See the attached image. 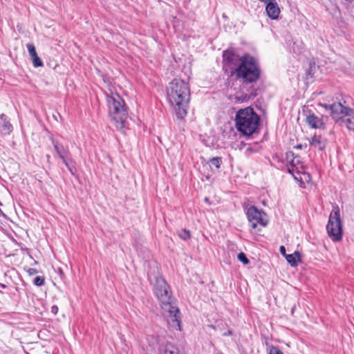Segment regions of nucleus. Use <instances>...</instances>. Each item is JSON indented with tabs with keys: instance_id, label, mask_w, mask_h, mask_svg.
Masks as SVG:
<instances>
[{
	"instance_id": "obj_1",
	"label": "nucleus",
	"mask_w": 354,
	"mask_h": 354,
	"mask_svg": "<svg viewBox=\"0 0 354 354\" xmlns=\"http://www.w3.org/2000/svg\"><path fill=\"white\" fill-rule=\"evenodd\" d=\"M153 291L161 304V308L168 324L176 330H180V316L179 308L174 305L169 287L161 277L155 278Z\"/></svg>"
},
{
	"instance_id": "obj_2",
	"label": "nucleus",
	"mask_w": 354,
	"mask_h": 354,
	"mask_svg": "<svg viewBox=\"0 0 354 354\" xmlns=\"http://www.w3.org/2000/svg\"><path fill=\"white\" fill-rule=\"evenodd\" d=\"M167 99L170 106L178 119H183L187 113L190 99V88L183 80L174 79L167 90Z\"/></svg>"
},
{
	"instance_id": "obj_3",
	"label": "nucleus",
	"mask_w": 354,
	"mask_h": 354,
	"mask_svg": "<svg viewBox=\"0 0 354 354\" xmlns=\"http://www.w3.org/2000/svg\"><path fill=\"white\" fill-rule=\"evenodd\" d=\"M260 122L259 115L250 107L239 109L234 122L237 131L243 136H250L257 130Z\"/></svg>"
},
{
	"instance_id": "obj_4",
	"label": "nucleus",
	"mask_w": 354,
	"mask_h": 354,
	"mask_svg": "<svg viewBox=\"0 0 354 354\" xmlns=\"http://www.w3.org/2000/svg\"><path fill=\"white\" fill-rule=\"evenodd\" d=\"M107 103L111 120L118 129H123L128 118L124 100L118 93H111L107 96Z\"/></svg>"
},
{
	"instance_id": "obj_5",
	"label": "nucleus",
	"mask_w": 354,
	"mask_h": 354,
	"mask_svg": "<svg viewBox=\"0 0 354 354\" xmlns=\"http://www.w3.org/2000/svg\"><path fill=\"white\" fill-rule=\"evenodd\" d=\"M236 69L234 76L237 80H241L243 83L256 82L261 75L257 60L248 53L243 55V61Z\"/></svg>"
},
{
	"instance_id": "obj_6",
	"label": "nucleus",
	"mask_w": 354,
	"mask_h": 354,
	"mask_svg": "<svg viewBox=\"0 0 354 354\" xmlns=\"http://www.w3.org/2000/svg\"><path fill=\"white\" fill-rule=\"evenodd\" d=\"M322 106L330 111L331 117L340 126H345L348 130L354 131V109L344 106L340 102Z\"/></svg>"
},
{
	"instance_id": "obj_7",
	"label": "nucleus",
	"mask_w": 354,
	"mask_h": 354,
	"mask_svg": "<svg viewBox=\"0 0 354 354\" xmlns=\"http://www.w3.org/2000/svg\"><path fill=\"white\" fill-rule=\"evenodd\" d=\"M326 230L329 237L333 241H339L342 239V225L337 206L333 208L329 216Z\"/></svg>"
},
{
	"instance_id": "obj_8",
	"label": "nucleus",
	"mask_w": 354,
	"mask_h": 354,
	"mask_svg": "<svg viewBox=\"0 0 354 354\" xmlns=\"http://www.w3.org/2000/svg\"><path fill=\"white\" fill-rule=\"evenodd\" d=\"M52 142L58 157L62 160V162L67 167L70 173L73 176H75L77 172L76 162L73 159L67 147H64L63 145L59 144V142L54 139H52Z\"/></svg>"
},
{
	"instance_id": "obj_9",
	"label": "nucleus",
	"mask_w": 354,
	"mask_h": 354,
	"mask_svg": "<svg viewBox=\"0 0 354 354\" xmlns=\"http://www.w3.org/2000/svg\"><path fill=\"white\" fill-rule=\"evenodd\" d=\"M223 69L226 73H230L231 76H234L236 73V68L243 61V55L240 56L232 49H227L223 53Z\"/></svg>"
},
{
	"instance_id": "obj_10",
	"label": "nucleus",
	"mask_w": 354,
	"mask_h": 354,
	"mask_svg": "<svg viewBox=\"0 0 354 354\" xmlns=\"http://www.w3.org/2000/svg\"><path fill=\"white\" fill-rule=\"evenodd\" d=\"M247 217L250 226L255 229L258 225L266 227L268 223L266 214L258 209L255 206H250L247 209Z\"/></svg>"
},
{
	"instance_id": "obj_11",
	"label": "nucleus",
	"mask_w": 354,
	"mask_h": 354,
	"mask_svg": "<svg viewBox=\"0 0 354 354\" xmlns=\"http://www.w3.org/2000/svg\"><path fill=\"white\" fill-rule=\"evenodd\" d=\"M266 4V12L271 19H277L281 12L276 0H259Z\"/></svg>"
},
{
	"instance_id": "obj_12",
	"label": "nucleus",
	"mask_w": 354,
	"mask_h": 354,
	"mask_svg": "<svg viewBox=\"0 0 354 354\" xmlns=\"http://www.w3.org/2000/svg\"><path fill=\"white\" fill-rule=\"evenodd\" d=\"M13 127L10 119L7 115L2 113L0 115V133L9 135L12 131Z\"/></svg>"
},
{
	"instance_id": "obj_13",
	"label": "nucleus",
	"mask_w": 354,
	"mask_h": 354,
	"mask_svg": "<svg viewBox=\"0 0 354 354\" xmlns=\"http://www.w3.org/2000/svg\"><path fill=\"white\" fill-rule=\"evenodd\" d=\"M306 121L308 126H310L311 128H324V122H323V119L322 118L316 116L313 113H310L309 115H307Z\"/></svg>"
},
{
	"instance_id": "obj_14",
	"label": "nucleus",
	"mask_w": 354,
	"mask_h": 354,
	"mask_svg": "<svg viewBox=\"0 0 354 354\" xmlns=\"http://www.w3.org/2000/svg\"><path fill=\"white\" fill-rule=\"evenodd\" d=\"M310 145L320 151L325 149L326 140L320 136L315 135L310 140Z\"/></svg>"
},
{
	"instance_id": "obj_15",
	"label": "nucleus",
	"mask_w": 354,
	"mask_h": 354,
	"mask_svg": "<svg viewBox=\"0 0 354 354\" xmlns=\"http://www.w3.org/2000/svg\"><path fill=\"white\" fill-rule=\"evenodd\" d=\"M286 259L292 266H297L300 261V254L298 252H295L293 254L286 255Z\"/></svg>"
},
{
	"instance_id": "obj_16",
	"label": "nucleus",
	"mask_w": 354,
	"mask_h": 354,
	"mask_svg": "<svg viewBox=\"0 0 354 354\" xmlns=\"http://www.w3.org/2000/svg\"><path fill=\"white\" fill-rule=\"evenodd\" d=\"M209 162L211 166H214L216 169H218L221 167L222 159L221 157H215L210 159Z\"/></svg>"
},
{
	"instance_id": "obj_17",
	"label": "nucleus",
	"mask_w": 354,
	"mask_h": 354,
	"mask_svg": "<svg viewBox=\"0 0 354 354\" xmlns=\"http://www.w3.org/2000/svg\"><path fill=\"white\" fill-rule=\"evenodd\" d=\"M33 64V66L36 68L42 66L44 65L41 59L38 57L37 54L30 57Z\"/></svg>"
},
{
	"instance_id": "obj_18",
	"label": "nucleus",
	"mask_w": 354,
	"mask_h": 354,
	"mask_svg": "<svg viewBox=\"0 0 354 354\" xmlns=\"http://www.w3.org/2000/svg\"><path fill=\"white\" fill-rule=\"evenodd\" d=\"M178 236L183 240H187L190 238V232L187 230H181L178 233Z\"/></svg>"
},
{
	"instance_id": "obj_19",
	"label": "nucleus",
	"mask_w": 354,
	"mask_h": 354,
	"mask_svg": "<svg viewBox=\"0 0 354 354\" xmlns=\"http://www.w3.org/2000/svg\"><path fill=\"white\" fill-rule=\"evenodd\" d=\"M298 162H299V160H295V158H294L293 160H291V162H290V167H291L292 169L288 168V170H289V171L290 173H292V172H293L295 171V168L297 171V173L300 172L298 170V167H297V163Z\"/></svg>"
},
{
	"instance_id": "obj_20",
	"label": "nucleus",
	"mask_w": 354,
	"mask_h": 354,
	"mask_svg": "<svg viewBox=\"0 0 354 354\" xmlns=\"http://www.w3.org/2000/svg\"><path fill=\"white\" fill-rule=\"evenodd\" d=\"M26 47H27V49L28 50L30 57L37 55L35 47L32 44H28L26 45Z\"/></svg>"
},
{
	"instance_id": "obj_21",
	"label": "nucleus",
	"mask_w": 354,
	"mask_h": 354,
	"mask_svg": "<svg viewBox=\"0 0 354 354\" xmlns=\"http://www.w3.org/2000/svg\"><path fill=\"white\" fill-rule=\"evenodd\" d=\"M237 258L240 261H241L245 265H247L249 263L248 259L243 252L239 253L237 255Z\"/></svg>"
},
{
	"instance_id": "obj_22",
	"label": "nucleus",
	"mask_w": 354,
	"mask_h": 354,
	"mask_svg": "<svg viewBox=\"0 0 354 354\" xmlns=\"http://www.w3.org/2000/svg\"><path fill=\"white\" fill-rule=\"evenodd\" d=\"M34 284L37 286H41L44 284V278L43 277L37 276L34 279Z\"/></svg>"
},
{
	"instance_id": "obj_23",
	"label": "nucleus",
	"mask_w": 354,
	"mask_h": 354,
	"mask_svg": "<svg viewBox=\"0 0 354 354\" xmlns=\"http://www.w3.org/2000/svg\"><path fill=\"white\" fill-rule=\"evenodd\" d=\"M269 354H283V352L277 346H272Z\"/></svg>"
},
{
	"instance_id": "obj_24",
	"label": "nucleus",
	"mask_w": 354,
	"mask_h": 354,
	"mask_svg": "<svg viewBox=\"0 0 354 354\" xmlns=\"http://www.w3.org/2000/svg\"><path fill=\"white\" fill-rule=\"evenodd\" d=\"M50 312L54 314V315H57V312H58V307L55 305L51 307V310H50Z\"/></svg>"
},
{
	"instance_id": "obj_25",
	"label": "nucleus",
	"mask_w": 354,
	"mask_h": 354,
	"mask_svg": "<svg viewBox=\"0 0 354 354\" xmlns=\"http://www.w3.org/2000/svg\"><path fill=\"white\" fill-rule=\"evenodd\" d=\"M28 272L30 275H34L37 273V270L35 268H29Z\"/></svg>"
},
{
	"instance_id": "obj_26",
	"label": "nucleus",
	"mask_w": 354,
	"mask_h": 354,
	"mask_svg": "<svg viewBox=\"0 0 354 354\" xmlns=\"http://www.w3.org/2000/svg\"><path fill=\"white\" fill-rule=\"evenodd\" d=\"M151 338L152 339V343H151V344H149V348H147V351H149L150 349L153 348H154V344L156 343V339L153 337H151Z\"/></svg>"
},
{
	"instance_id": "obj_27",
	"label": "nucleus",
	"mask_w": 354,
	"mask_h": 354,
	"mask_svg": "<svg viewBox=\"0 0 354 354\" xmlns=\"http://www.w3.org/2000/svg\"><path fill=\"white\" fill-rule=\"evenodd\" d=\"M279 251H280V252H281L282 254H283V255H285V256L286 255V248H285V247H284V246L281 245V246L280 247V248H279Z\"/></svg>"
},
{
	"instance_id": "obj_28",
	"label": "nucleus",
	"mask_w": 354,
	"mask_h": 354,
	"mask_svg": "<svg viewBox=\"0 0 354 354\" xmlns=\"http://www.w3.org/2000/svg\"><path fill=\"white\" fill-rule=\"evenodd\" d=\"M232 335V331L231 330H227V332H225L223 333V336H229Z\"/></svg>"
},
{
	"instance_id": "obj_29",
	"label": "nucleus",
	"mask_w": 354,
	"mask_h": 354,
	"mask_svg": "<svg viewBox=\"0 0 354 354\" xmlns=\"http://www.w3.org/2000/svg\"><path fill=\"white\" fill-rule=\"evenodd\" d=\"M236 98L238 99V101H241V102H243L245 100H246V99L248 98L247 95H245L243 99H241L240 97H236Z\"/></svg>"
},
{
	"instance_id": "obj_30",
	"label": "nucleus",
	"mask_w": 354,
	"mask_h": 354,
	"mask_svg": "<svg viewBox=\"0 0 354 354\" xmlns=\"http://www.w3.org/2000/svg\"><path fill=\"white\" fill-rule=\"evenodd\" d=\"M0 287L2 288H6V286L0 283Z\"/></svg>"
},
{
	"instance_id": "obj_31",
	"label": "nucleus",
	"mask_w": 354,
	"mask_h": 354,
	"mask_svg": "<svg viewBox=\"0 0 354 354\" xmlns=\"http://www.w3.org/2000/svg\"><path fill=\"white\" fill-rule=\"evenodd\" d=\"M295 148L297 149H301L302 148V145H298L295 147Z\"/></svg>"
},
{
	"instance_id": "obj_32",
	"label": "nucleus",
	"mask_w": 354,
	"mask_h": 354,
	"mask_svg": "<svg viewBox=\"0 0 354 354\" xmlns=\"http://www.w3.org/2000/svg\"><path fill=\"white\" fill-rule=\"evenodd\" d=\"M46 158H47L48 162H49V160H50V156L49 155H47V156H46Z\"/></svg>"
}]
</instances>
